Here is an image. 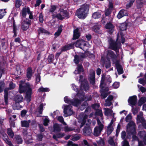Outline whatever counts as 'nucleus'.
<instances>
[{
  "label": "nucleus",
  "instance_id": "f257e3e1",
  "mask_svg": "<svg viewBox=\"0 0 146 146\" xmlns=\"http://www.w3.org/2000/svg\"><path fill=\"white\" fill-rule=\"evenodd\" d=\"M72 88L74 91H76L77 93V95L75 96V97L79 99L82 101L84 100L85 101H89L92 98L91 96H89L88 98L86 97L84 98V93H81L82 92V90H84L86 91H87L89 89V86L87 82L85 81L81 83V90L78 91V87L75 85L74 84H71Z\"/></svg>",
  "mask_w": 146,
  "mask_h": 146
},
{
  "label": "nucleus",
  "instance_id": "f03ea898",
  "mask_svg": "<svg viewBox=\"0 0 146 146\" xmlns=\"http://www.w3.org/2000/svg\"><path fill=\"white\" fill-rule=\"evenodd\" d=\"M33 86L29 83H25V81H20L19 86V91L20 93L24 92L26 91L25 99L28 102L31 100V95L32 94L31 88Z\"/></svg>",
  "mask_w": 146,
  "mask_h": 146
},
{
  "label": "nucleus",
  "instance_id": "7ed1b4c3",
  "mask_svg": "<svg viewBox=\"0 0 146 146\" xmlns=\"http://www.w3.org/2000/svg\"><path fill=\"white\" fill-rule=\"evenodd\" d=\"M120 36L121 39V42L123 43L125 42V38L122 33L121 32L120 34H118L117 37L116 42L114 41L112 39L110 38L109 40V42L110 44V48L112 49L116 50L117 49L119 48L121 44L120 42H118L119 40L120 39Z\"/></svg>",
  "mask_w": 146,
  "mask_h": 146
},
{
  "label": "nucleus",
  "instance_id": "20e7f679",
  "mask_svg": "<svg viewBox=\"0 0 146 146\" xmlns=\"http://www.w3.org/2000/svg\"><path fill=\"white\" fill-rule=\"evenodd\" d=\"M88 5H84L78 9L76 12V15L80 18L84 19L87 15L89 9Z\"/></svg>",
  "mask_w": 146,
  "mask_h": 146
},
{
  "label": "nucleus",
  "instance_id": "39448f33",
  "mask_svg": "<svg viewBox=\"0 0 146 146\" xmlns=\"http://www.w3.org/2000/svg\"><path fill=\"white\" fill-rule=\"evenodd\" d=\"M107 57L108 58L110 57L112 59L113 63H115L118 73L119 74H122L123 73V70L121 66L119 64V62L117 61L114 62L117 57L116 55L113 54V52L111 50H108V51Z\"/></svg>",
  "mask_w": 146,
  "mask_h": 146
},
{
  "label": "nucleus",
  "instance_id": "423d86ee",
  "mask_svg": "<svg viewBox=\"0 0 146 146\" xmlns=\"http://www.w3.org/2000/svg\"><path fill=\"white\" fill-rule=\"evenodd\" d=\"M87 110L85 111V113H81L78 115L77 117V119L78 120V121L81 123V125H80V127H82L83 125L85 124L86 125H89L91 124V121L90 119H87L88 115L86 114Z\"/></svg>",
  "mask_w": 146,
  "mask_h": 146
},
{
  "label": "nucleus",
  "instance_id": "0eeeda50",
  "mask_svg": "<svg viewBox=\"0 0 146 146\" xmlns=\"http://www.w3.org/2000/svg\"><path fill=\"white\" fill-rule=\"evenodd\" d=\"M135 126V124L133 121L130 122L127 126V132L129 135L131 134L133 135V139L134 140L138 139L137 137L135 135L136 134Z\"/></svg>",
  "mask_w": 146,
  "mask_h": 146
},
{
  "label": "nucleus",
  "instance_id": "6e6552de",
  "mask_svg": "<svg viewBox=\"0 0 146 146\" xmlns=\"http://www.w3.org/2000/svg\"><path fill=\"white\" fill-rule=\"evenodd\" d=\"M104 79L105 76L104 75H102L100 84V87L101 90L100 91L102 92L101 95V98L103 99L105 98L107 96L108 94L110 93L106 92H107L109 90L108 88H105L103 86Z\"/></svg>",
  "mask_w": 146,
  "mask_h": 146
},
{
  "label": "nucleus",
  "instance_id": "1a4fd4ad",
  "mask_svg": "<svg viewBox=\"0 0 146 146\" xmlns=\"http://www.w3.org/2000/svg\"><path fill=\"white\" fill-rule=\"evenodd\" d=\"M100 119L97 118V123L98 126H96L94 129V135L96 136H98L100 135L101 133L104 128V125L100 121Z\"/></svg>",
  "mask_w": 146,
  "mask_h": 146
},
{
  "label": "nucleus",
  "instance_id": "9d476101",
  "mask_svg": "<svg viewBox=\"0 0 146 146\" xmlns=\"http://www.w3.org/2000/svg\"><path fill=\"white\" fill-rule=\"evenodd\" d=\"M64 116L67 117L72 115L74 113V111L72 109V107L70 105H63Z\"/></svg>",
  "mask_w": 146,
  "mask_h": 146
},
{
  "label": "nucleus",
  "instance_id": "9b49d317",
  "mask_svg": "<svg viewBox=\"0 0 146 146\" xmlns=\"http://www.w3.org/2000/svg\"><path fill=\"white\" fill-rule=\"evenodd\" d=\"M64 100L65 103L76 106H78L82 101L81 100H80L76 98H75V99L73 101H72L67 96L65 97Z\"/></svg>",
  "mask_w": 146,
  "mask_h": 146
},
{
  "label": "nucleus",
  "instance_id": "f8f14e48",
  "mask_svg": "<svg viewBox=\"0 0 146 146\" xmlns=\"http://www.w3.org/2000/svg\"><path fill=\"white\" fill-rule=\"evenodd\" d=\"M5 129H2L1 127H0V133L2 135V138L5 141L6 143L9 146H14L11 141H9L7 134L5 133Z\"/></svg>",
  "mask_w": 146,
  "mask_h": 146
},
{
  "label": "nucleus",
  "instance_id": "ddd939ff",
  "mask_svg": "<svg viewBox=\"0 0 146 146\" xmlns=\"http://www.w3.org/2000/svg\"><path fill=\"white\" fill-rule=\"evenodd\" d=\"M31 20L26 18L23 19L21 22V27L23 31L27 30L30 24Z\"/></svg>",
  "mask_w": 146,
  "mask_h": 146
},
{
  "label": "nucleus",
  "instance_id": "4468645a",
  "mask_svg": "<svg viewBox=\"0 0 146 146\" xmlns=\"http://www.w3.org/2000/svg\"><path fill=\"white\" fill-rule=\"evenodd\" d=\"M99 105L98 104H94L92 105V107L96 110V115L99 116V117L98 118L100 119V120H102L103 119V114L101 110L98 109V108H99Z\"/></svg>",
  "mask_w": 146,
  "mask_h": 146
},
{
  "label": "nucleus",
  "instance_id": "2eb2a0df",
  "mask_svg": "<svg viewBox=\"0 0 146 146\" xmlns=\"http://www.w3.org/2000/svg\"><path fill=\"white\" fill-rule=\"evenodd\" d=\"M95 72L92 70H90L88 76V79L90 83L93 85L95 83Z\"/></svg>",
  "mask_w": 146,
  "mask_h": 146
},
{
  "label": "nucleus",
  "instance_id": "dca6fc26",
  "mask_svg": "<svg viewBox=\"0 0 146 146\" xmlns=\"http://www.w3.org/2000/svg\"><path fill=\"white\" fill-rule=\"evenodd\" d=\"M89 44L88 42L84 40H80L77 41L75 44V46L82 49L83 46H88Z\"/></svg>",
  "mask_w": 146,
  "mask_h": 146
},
{
  "label": "nucleus",
  "instance_id": "f3484780",
  "mask_svg": "<svg viewBox=\"0 0 146 146\" xmlns=\"http://www.w3.org/2000/svg\"><path fill=\"white\" fill-rule=\"evenodd\" d=\"M29 15V18L30 19L33 18V16L32 15V12L30 10L29 8L27 7L24 8L22 11V15L23 17H25L27 13Z\"/></svg>",
  "mask_w": 146,
  "mask_h": 146
},
{
  "label": "nucleus",
  "instance_id": "a211bd4d",
  "mask_svg": "<svg viewBox=\"0 0 146 146\" xmlns=\"http://www.w3.org/2000/svg\"><path fill=\"white\" fill-rule=\"evenodd\" d=\"M143 113L142 112H140L138 115L137 118V121L138 123H141L142 124L143 127L146 129V123L145 122V120L143 117Z\"/></svg>",
  "mask_w": 146,
  "mask_h": 146
},
{
  "label": "nucleus",
  "instance_id": "6ab92c4d",
  "mask_svg": "<svg viewBox=\"0 0 146 146\" xmlns=\"http://www.w3.org/2000/svg\"><path fill=\"white\" fill-rule=\"evenodd\" d=\"M115 118L114 117L113 114V118L111 120L110 123L107 127V131L108 134L110 135L113 131V128L112 126V124L113 122L115 121Z\"/></svg>",
  "mask_w": 146,
  "mask_h": 146
},
{
  "label": "nucleus",
  "instance_id": "aec40b11",
  "mask_svg": "<svg viewBox=\"0 0 146 146\" xmlns=\"http://www.w3.org/2000/svg\"><path fill=\"white\" fill-rule=\"evenodd\" d=\"M137 97L136 96H133L130 97L128 100V102L132 106H134L137 103Z\"/></svg>",
  "mask_w": 146,
  "mask_h": 146
},
{
  "label": "nucleus",
  "instance_id": "412c9836",
  "mask_svg": "<svg viewBox=\"0 0 146 146\" xmlns=\"http://www.w3.org/2000/svg\"><path fill=\"white\" fill-rule=\"evenodd\" d=\"M127 15V11L126 10L122 9L119 12L117 17L119 19H120L123 17Z\"/></svg>",
  "mask_w": 146,
  "mask_h": 146
},
{
  "label": "nucleus",
  "instance_id": "4be33fe9",
  "mask_svg": "<svg viewBox=\"0 0 146 146\" xmlns=\"http://www.w3.org/2000/svg\"><path fill=\"white\" fill-rule=\"evenodd\" d=\"M105 27L108 30L110 33H112L114 30V26L110 23H107L105 25Z\"/></svg>",
  "mask_w": 146,
  "mask_h": 146
},
{
  "label": "nucleus",
  "instance_id": "5701e85b",
  "mask_svg": "<svg viewBox=\"0 0 146 146\" xmlns=\"http://www.w3.org/2000/svg\"><path fill=\"white\" fill-rule=\"evenodd\" d=\"M113 98V97L112 96H109L106 101V103L104 105L106 106H110L111 104V101Z\"/></svg>",
  "mask_w": 146,
  "mask_h": 146
},
{
  "label": "nucleus",
  "instance_id": "b1692460",
  "mask_svg": "<svg viewBox=\"0 0 146 146\" xmlns=\"http://www.w3.org/2000/svg\"><path fill=\"white\" fill-rule=\"evenodd\" d=\"M83 133L85 135H88L92 133V131L90 127H85L83 129Z\"/></svg>",
  "mask_w": 146,
  "mask_h": 146
},
{
  "label": "nucleus",
  "instance_id": "393cba45",
  "mask_svg": "<svg viewBox=\"0 0 146 146\" xmlns=\"http://www.w3.org/2000/svg\"><path fill=\"white\" fill-rule=\"evenodd\" d=\"M138 135L140 138H142L144 136V141L145 144L146 145V134L145 131H140L138 133Z\"/></svg>",
  "mask_w": 146,
  "mask_h": 146
},
{
  "label": "nucleus",
  "instance_id": "a878e982",
  "mask_svg": "<svg viewBox=\"0 0 146 146\" xmlns=\"http://www.w3.org/2000/svg\"><path fill=\"white\" fill-rule=\"evenodd\" d=\"M80 35L78 32V28L75 29L74 31V35L73 36V39H76L78 38L80 36Z\"/></svg>",
  "mask_w": 146,
  "mask_h": 146
},
{
  "label": "nucleus",
  "instance_id": "bb28decb",
  "mask_svg": "<svg viewBox=\"0 0 146 146\" xmlns=\"http://www.w3.org/2000/svg\"><path fill=\"white\" fill-rule=\"evenodd\" d=\"M83 71L82 67L81 65H78V67L74 72V74H79L80 72Z\"/></svg>",
  "mask_w": 146,
  "mask_h": 146
},
{
  "label": "nucleus",
  "instance_id": "cd10ccee",
  "mask_svg": "<svg viewBox=\"0 0 146 146\" xmlns=\"http://www.w3.org/2000/svg\"><path fill=\"white\" fill-rule=\"evenodd\" d=\"M31 122V120L21 121V123L22 126L23 127H28L29 126V123Z\"/></svg>",
  "mask_w": 146,
  "mask_h": 146
},
{
  "label": "nucleus",
  "instance_id": "c85d7f7f",
  "mask_svg": "<svg viewBox=\"0 0 146 146\" xmlns=\"http://www.w3.org/2000/svg\"><path fill=\"white\" fill-rule=\"evenodd\" d=\"M100 25H96L94 26L92 28V30L95 32L98 33H100Z\"/></svg>",
  "mask_w": 146,
  "mask_h": 146
},
{
  "label": "nucleus",
  "instance_id": "c756f323",
  "mask_svg": "<svg viewBox=\"0 0 146 146\" xmlns=\"http://www.w3.org/2000/svg\"><path fill=\"white\" fill-rule=\"evenodd\" d=\"M104 114L106 115L109 116L112 115V111L108 108H104Z\"/></svg>",
  "mask_w": 146,
  "mask_h": 146
},
{
  "label": "nucleus",
  "instance_id": "7c9ffc66",
  "mask_svg": "<svg viewBox=\"0 0 146 146\" xmlns=\"http://www.w3.org/2000/svg\"><path fill=\"white\" fill-rule=\"evenodd\" d=\"M32 74V69L30 68H28L27 70V77L28 79V80L30 79Z\"/></svg>",
  "mask_w": 146,
  "mask_h": 146
},
{
  "label": "nucleus",
  "instance_id": "2f4dec72",
  "mask_svg": "<svg viewBox=\"0 0 146 146\" xmlns=\"http://www.w3.org/2000/svg\"><path fill=\"white\" fill-rule=\"evenodd\" d=\"M73 46V44H71L66 45L62 48V51H65L67 50H68L72 48Z\"/></svg>",
  "mask_w": 146,
  "mask_h": 146
},
{
  "label": "nucleus",
  "instance_id": "473e14b6",
  "mask_svg": "<svg viewBox=\"0 0 146 146\" xmlns=\"http://www.w3.org/2000/svg\"><path fill=\"white\" fill-rule=\"evenodd\" d=\"M23 97L21 95H17L15 98V100L16 102H21L23 101Z\"/></svg>",
  "mask_w": 146,
  "mask_h": 146
},
{
  "label": "nucleus",
  "instance_id": "72a5a7b5",
  "mask_svg": "<svg viewBox=\"0 0 146 146\" xmlns=\"http://www.w3.org/2000/svg\"><path fill=\"white\" fill-rule=\"evenodd\" d=\"M62 25H60L57 31L54 33V35L55 37H57L60 35L62 31Z\"/></svg>",
  "mask_w": 146,
  "mask_h": 146
},
{
  "label": "nucleus",
  "instance_id": "f704fd0d",
  "mask_svg": "<svg viewBox=\"0 0 146 146\" xmlns=\"http://www.w3.org/2000/svg\"><path fill=\"white\" fill-rule=\"evenodd\" d=\"M146 102V98L145 97H142L139 100L138 105L139 106H141L142 104Z\"/></svg>",
  "mask_w": 146,
  "mask_h": 146
},
{
  "label": "nucleus",
  "instance_id": "c9c22d12",
  "mask_svg": "<svg viewBox=\"0 0 146 146\" xmlns=\"http://www.w3.org/2000/svg\"><path fill=\"white\" fill-rule=\"evenodd\" d=\"M54 132H58L60 131L61 128L58 124L55 123L54 125Z\"/></svg>",
  "mask_w": 146,
  "mask_h": 146
},
{
  "label": "nucleus",
  "instance_id": "e433bc0d",
  "mask_svg": "<svg viewBox=\"0 0 146 146\" xmlns=\"http://www.w3.org/2000/svg\"><path fill=\"white\" fill-rule=\"evenodd\" d=\"M45 105V104H41L39 106L37 109V111L40 114L42 113L43 111V107Z\"/></svg>",
  "mask_w": 146,
  "mask_h": 146
},
{
  "label": "nucleus",
  "instance_id": "4c0bfd02",
  "mask_svg": "<svg viewBox=\"0 0 146 146\" xmlns=\"http://www.w3.org/2000/svg\"><path fill=\"white\" fill-rule=\"evenodd\" d=\"M101 16V14L99 12H96L94 13L92 15L94 19L100 18Z\"/></svg>",
  "mask_w": 146,
  "mask_h": 146
},
{
  "label": "nucleus",
  "instance_id": "58836bf2",
  "mask_svg": "<svg viewBox=\"0 0 146 146\" xmlns=\"http://www.w3.org/2000/svg\"><path fill=\"white\" fill-rule=\"evenodd\" d=\"M49 89L48 88H44L41 87L38 89V91L39 92H48L49 91Z\"/></svg>",
  "mask_w": 146,
  "mask_h": 146
},
{
  "label": "nucleus",
  "instance_id": "ea45409f",
  "mask_svg": "<svg viewBox=\"0 0 146 146\" xmlns=\"http://www.w3.org/2000/svg\"><path fill=\"white\" fill-rule=\"evenodd\" d=\"M108 142L111 146H115V144L112 138L110 137L108 140Z\"/></svg>",
  "mask_w": 146,
  "mask_h": 146
},
{
  "label": "nucleus",
  "instance_id": "a19ab883",
  "mask_svg": "<svg viewBox=\"0 0 146 146\" xmlns=\"http://www.w3.org/2000/svg\"><path fill=\"white\" fill-rule=\"evenodd\" d=\"M38 32L39 34L44 33L49 34V32L45 30L42 28H40L38 29Z\"/></svg>",
  "mask_w": 146,
  "mask_h": 146
},
{
  "label": "nucleus",
  "instance_id": "79ce46f5",
  "mask_svg": "<svg viewBox=\"0 0 146 146\" xmlns=\"http://www.w3.org/2000/svg\"><path fill=\"white\" fill-rule=\"evenodd\" d=\"M6 13L5 9H0V19L2 18Z\"/></svg>",
  "mask_w": 146,
  "mask_h": 146
},
{
  "label": "nucleus",
  "instance_id": "37998d69",
  "mask_svg": "<svg viewBox=\"0 0 146 146\" xmlns=\"http://www.w3.org/2000/svg\"><path fill=\"white\" fill-rule=\"evenodd\" d=\"M7 89H5L4 90L5 95H4V98L6 104H7V103L8 100V92L7 90Z\"/></svg>",
  "mask_w": 146,
  "mask_h": 146
},
{
  "label": "nucleus",
  "instance_id": "c03bdc74",
  "mask_svg": "<svg viewBox=\"0 0 146 146\" xmlns=\"http://www.w3.org/2000/svg\"><path fill=\"white\" fill-rule=\"evenodd\" d=\"M61 13L63 16V18L65 17H68V14L66 11L63 10L61 11Z\"/></svg>",
  "mask_w": 146,
  "mask_h": 146
},
{
  "label": "nucleus",
  "instance_id": "a18cd8bd",
  "mask_svg": "<svg viewBox=\"0 0 146 146\" xmlns=\"http://www.w3.org/2000/svg\"><path fill=\"white\" fill-rule=\"evenodd\" d=\"M80 137V135H76L72 137V140L74 141H76L79 140Z\"/></svg>",
  "mask_w": 146,
  "mask_h": 146
},
{
  "label": "nucleus",
  "instance_id": "49530a36",
  "mask_svg": "<svg viewBox=\"0 0 146 146\" xmlns=\"http://www.w3.org/2000/svg\"><path fill=\"white\" fill-rule=\"evenodd\" d=\"M54 56L53 54H50L48 58V61L49 63H52L54 60Z\"/></svg>",
  "mask_w": 146,
  "mask_h": 146
},
{
  "label": "nucleus",
  "instance_id": "de8ad7c7",
  "mask_svg": "<svg viewBox=\"0 0 146 146\" xmlns=\"http://www.w3.org/2000/svg\"><path fill=\"white\" fill-rule=\"evenodd\" d=\"M127 25L126 23H123L121 25L120 28L121 30L124 31L126 29Z\"/></svg>",
  "mask_w": 146,
  "mask_h": 146
},
{
  "label": "nucleus",
  "instance_id": "09e8293b",
  "mask_svg": "<svg viewBox=\"0 0 146 146\" xmlns=\"http://www.w3.org/2000/svg\"><path fill=\"white\" fill-rule=\"evenodd\" d=\"M135 0H129V2L126 5V8L127 9L131 7Z\"/></svg>",
  "mask_w": 146,
  "mask_h": 146
},
{
  "label": "nucleus",
  "instance_id": "8fccbe9b",
  "mask_svg": "<svg viewBox=\"0 0 146 146\" xmlns=\"http://www.w3.org/2000/svg\"><path fill=\"white\" fill-rule=\"evenodd\" d=\"M7 133L9 135L11 138H13L14 136V133L11 129H8Z\"/></svg>",
  "mask_w": 146,
  "mask_h": 146
},
{
  "label": "nucleus",
  "instance_id": "3c124183",
  "mask_svg": "<svg viewBox=\"0 0 146 146\" xmlns=\"http://www.w3.org/2000/svg\"><path fill=\"white\" fill-rule=\"evenodd\" d=\"M17 28L16 26L15 25V21H13V32L14 33V36L15 37L17 35L16 31H17Z\"/></svg>",
  "mask_w": 146,
  "mask_h": 146
},
{
  "label": "nucleus",
  "instance_id": "603ef678",
  "mask_svg": "<svg viewBox=\"0 0 146 146\" xmlns=\"http://www.w3.org/2000/svg\"><path fill=\"white\" fill-rule=\"evenodd\" d=\"M15 137L18 143L20 144L22 143V140L20 136L17 135Z\"/></svg>",
  "mask_w": 146,
  "mask_h": 146
},
{
  "label": "nucleus",
  "instance_id": "864d4df0",
  "mask_svg": "<svg viewBox=\"0 0 146 146\" xmlns=\"http://www.w3.org/2000/svg\"><path fill=\"white\" fill-rule=\"evenodd\" d=\"M145 2H146V0H136L137 3L138 5H140L139 7H141L142 4Z\"/></svg>",
  "mask_w": 146,
  "mask_h": 146
},
{
  "label": "nucleus",
  "instance_id": "5fc2aeb1",
  "mask_svg": "<svg viewBox=\"0 0 146 146\" xmlns=\"http://www.w3.org/2000/svg\"><path fill=\"white\" fill-rule=\"evenodd\" d=\"M53 17H56L59 19H64L63 16L61 13V11L60 12V13L57 14L56 16L53 15Z\"/></svg>",
  "mask_w": 146,
  "mask_h": 146
},
{
  "label": "nucleus",
  "instance_id": "6e6d98bb",
  "mask_svg": "<svg viewBox=\"0 0 146 146\" xmlns=\"http://www.w3.org/2000/svg\"><path fill=\"white\" fill-rule=\"evenodd\" d=\"M137 86L139 90L142 93H144L145 92V91H146V89L145 88L141 86H140L139 85H138Z\"/></svg>",
  "mask_w": 146,
  "mask_h": 146
},
{
  "label": "nucleus",
  "instance_id": "4d7b16f0",
  "mask_svg": "<svg viewBox=\"0 0 146 146\" xmlns=\"http://www.w3.org/2000/svg\"><path fill=\"white\" fill-rule=\"evenodd\" d=\"M49 122V120L48 117H46L44 120V125L45 126H47Z\"/></svg>",
  "mask_w": 146,
  "mask_h": 146
},
{
  "label": "nucleus",
  "instance_id": "13d9d810",
  "mask_svg": "<svg viewBox=\"0 0 146 146\" xmlns=\"http://www.w3.org/2000/svg\"><path fill=\"white\" fill-rule=\"evenodd\" d=\"M4 86L5 84L3 82H0V93L3 91Z\"/></svg>",
  "mask_w": 146,
  "mask_h": 146
},
{
  "label": "nucleus",
  "instance_id": "bf43d9fd",
  "mask_svg": "<svg viewBox=\"0 0 146 146\" xmlns=\"http://www.w3.org/2000/svg\"><path fill=\"white\" fill-rule=\"evenodd\" d=\"M98 144L101 146H103L104 145V142L103 140L102 139H100V140L97 141Z\"/></svg>",
  "mask_w": 146,
  "mask_h": 146
},
{
  "label": "nucleus",
  "instance_id": "052dcab7",
  "mask_svg": "<svg viewBox=\"0 0 146 146\" xmlns=\"http://www.w3.org/2000/svg\"><path fill=\"white\" fill-rule=\"evenodd\" d=\"M58 120L62 123L64 125H66V124L64 121V119L62 116H59L58 118Z\"/></svg>",
  "mask_w": 146,
  "mask_h": 146
},
{
  "label": "nucleus",
  "instance_id": "680f3d73",
  "mask_svg": "<svg viewBox=\"0 0 146 146\" xmlns=\"http://www.w3.org/2000/svg\"><path fill=\"white\" fill-rule=\"evenodd\" d=\"M131 118L132 117L131 114H129L126 117V121L127 122L130 121L131 119Z\"/></svg>",
  "mask_w": 146,
  "mask_h": 146
},
{
  "label": "nucleus",
  "instance_id": "e2e57ef3",
  "mask_svg": "<svg viewBox=\"0 0 146 146\" xmlns=\"http://www.w3.org/2000/svg\"><path fill=\"white\" fill-rule=\"evenodd\" d=\"M31 138V136L29 135L28 137L26 138V139H25V142L27 144H29L32 143V140L31 139H30V138Z\"/></svg>",
  "mask_w": 146,
  "mask_h": 146
},
{
  "label": "nucleus",
  "instance_id": "0e129e2a",
  "mask_svg": "<svg viewBox=\"0 0 146 146\" xmlns=\"http://www.w3.org/2000/svg\"><path fill=\"white\" fill-rule=\"evenodd\" d=\"M15 87V84H13L12 82H11L9 84V89H12L14 88Z\"/></svg>",
  "mask_w": 146,
  "mask_h": 146
},
{
  "label": "nucleus",
  "instance_id": "69168bd1",
  "mask_svg": "<svg viewBox=\"0 0 146 146\" xmlns=\"http://www.w3.org/2000/svg\"><path fill=\"white\" fill-rule=\"evenodd\" d=\"M79 60V57L77 55H75L74 56V61L75 63L78 64Z\"/></svg>",
  "mask_w": 146,
  "mask_h": 146
},
{
  "label": "nucleus",
  "instance_id": "338daca9",
  "mask_svg": "<svg viewBox=\"0 0 146 146\" xmlns=\"http://www.w3.org/2000/svg\"><path fill=\"white\" fill-rule=\"evenodd\" d=\"M21 1L20 0H17L16 1L15 6L19 8L21 5Z\"/></svg>",
  "mask_w": 146,
  "mask_h": 146
},
{
  "label": "nucleus",
  "instance_id": "774afa93",
  "mask_svg": "<svg viewBox=\"0 0 146 146\" xmlns=\"http://www.w3.org/2000/svg\"><path fill=\"white\" fill-rule=\"evenodd\" d=\"M113 86L114 88H118L119 86V83L118 82H115L113 84Z\"/></svg>",
  "mask_w": 146,
  "mask_h": 146
}]
</instances>
